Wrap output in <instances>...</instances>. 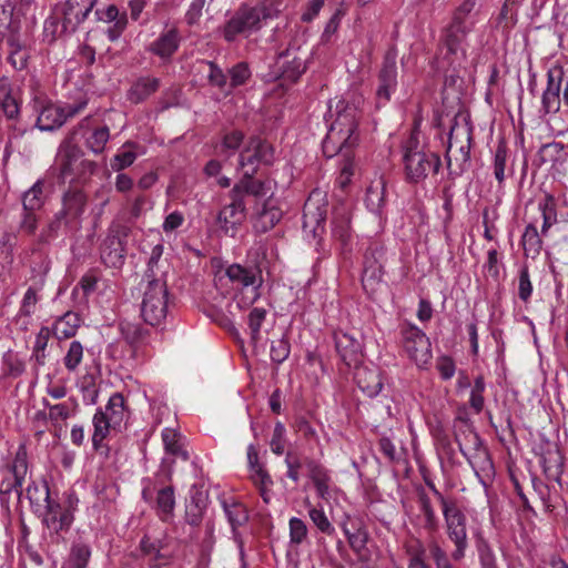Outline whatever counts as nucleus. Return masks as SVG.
<instances>
[{
    "instance_id": "680f3d73",
    "label": "nucleus",
    "mask_w": 568,
    "mask_h": 568,
    "mask_svg": "<svg viewBox=\"0 0 568 568\" xmlns=\"http://www.w3.org/2000/svg\"><path fill=\"white\" fill-rule=\"evenodd\" d=\"M532 294V284L530 281L527 266H523L518 274V296L521 301L527 302Z\"/></svg>"
},
{
    "instance_id": "864d4df0",
    "label": "nucleus",
    "mask_w": 568,
    "mask_h": 568,
    "mask_svg": "<svg viewBox=\"0 0 568 568\" xmlns=\"http://www.w3.org/2000/svg\"><path fill=\"white\" fill-rule=\"evenodd\" d=\"M508 160V152L506 144L500 142L494 153L493 171L494 176L499 185H503L506 179V164Z\"/></svg>"
},
{
    "instance_id": "052dcab7",
    "label": "nucleus",
    "mask_w": 568,
    "mask_h": 568,
    "mask_svg": "<svg viewBox=\"0 0 568 568\" xmlns=\"http://www.w3.org/2000/svg\"><path fill=\"white\" fill-rule=\"evenodd\" d=\"M285 435H286L285 426L281 422H277L274 426L273 436L270 442L271 450L275 455L280 456L284 453L285 444H286Z\"/></svg>"
},
{
    "instance_id": "20e7f679",
    "label": "nucleus",
    "mask_w": 568,
    "mask_h": 568,
    "mask_svg": "<svg viewBox=\"0 0 568 568\" xmlns=\"http://www.w3.org/2000/svg\"><path fill=\"white\" fill-rule=\"evenodd\" d=\"M225 276L235 290L226 308L231 322L239 313L252 306L261 297L264 278L262 268L256 263L231 264L225 268Z\"/></svg>"
},
{
    "instance_id": "a878e982",
    "label": "nucleus",
    "mask_w": 568,
    "mask_h": 568,
    "mask_svg": "<svg viewBox=\"0 0 568 568\" xmlns=\"http://www.w3.org/2000/svg\"><path fill=\"white\" fill-rule=\"evenodd\" d=\"M276 183L273 180L258 181L251 178L243 179L232 189V194L243 199L244 194L253 195L257 199H272Z\"/></svg>"
},
{
    "instance_id": "774afa93",
    "label": "nucleus",
    "mask_w": 568,
    "mask_h": 568,
    "mask_svg": "<svg viewBox=\"0 0 568 568\" xmlns=\"http://www.w3.org/2000/svg\"><path fill=\"white\" fill-rule=\"evenodd\" d=\"M38 303L37 290L29 287L22 298L20 313L26 316H30L34 313L36 304Z\"/></svg>"
},
{
    "instance_id": "7c9ffc66",
    "label": "nucleus",
    "mask_w": 568,
    "mask_h": 568,
    "mask_svg": "<svg viewBox=\"0 0 568 568\" xmlns=\"http://www.w3.org/2000/svg\"><path fill=\"white\" fill-rule=\"evenodd\" d=\"M124 243L119 234L110 233L101 246V260L110 267H119L124 262Z\"/></svg>"
},
{
    "instance_id": "3c124183",
    "label": "nucleus",
    "mask_w": 568,
    "mask_h": 568,
    "mask_svg": "<svg viewBox=\"0 0 568 568\" xmlns=\"http://www.w3.org/2000/svg\"><path fill=\"white\" fill-rule=\"evenodd\" d=\"M469 464L479 478V481L485 485V477H489L493 474V463L487 452H478L474 459H469Z\"/></svg>"
},
{
    "instance_id": "de8ad7c7",
    "label": "nucleus",
    "mask_w": 568,
    "mask_h": 568,
    "mask_svg": "<svg viewBox=\"0 0 568 568\" xmlns=\"http://www.w3.org/2000/svg\"><path fill=\"white\" fill-rule=\"evenodd\" d=\"M110 139V131L106 125L93 129L85 139V145L93 153H102Z\"/></svg>"
},
{
    "instance_id": "bf43d9fd",
    "label": "nucleus",
    "mask_w": 568,
    "mask_h": 568,
    "mask_svg": "<svg viewBox=\"0 0 568 568\" xmlns=\"http://www.w3.org/2000/svg\"><path fill=\"white\" fill-rule=\"evenodd\" d=\"M290 540L292 544L300 545L307 536L306 524L297 517H292L288 521Z\"/></svg>"
},
{
    "instance_id": "bb28decb",
    "label": "nucleus",
    "mask_w": 568,
    "mask_h": 568,
    "mask_svg": "<svg viewBox=\"0 0 568 568\" xmlns=\"http://www.w3.org/2000/svg\"><path fill=\"white\" fill-rule=\"evenodd\" d=\"M354 377L358 388L371 398L376 397L383 388L382 376L377 368L357 366Z\"/></svg>"
},
{
    "instance_id": "37998d69",
    "label": "nucleus",
    "mask_w": 568,
    "mask_h": 568,
    "mask_svg": "<svg viewBox=\"0 0 568 568\" xmlns=\"http://www.w3.org/2000/svg\"><path fill=\"white\" fill-rule=\"evenodd\" d=\"M250 470V479L252 483L258 488L260 495L263 500L268 504L271 499V487L273 486V480L268 473L265 470L263 466L255 467Z\"/></svg>"
},
{
    "instance_id": "0eeeda50",
    "label": "nucleus",
    "mask_w": 568,
    "mask_h": 568,
    "mask_svg": "<svg viewBox=\"0 0 568 568\" xmlns=\"http://www.w3.org/2000/svg\"><path fill=\"white\" fill-rule=\"evenodd\" d=\"M55 170L62 182L84 183L97 171V163L83 159L81 149L71 138L65 139L59 146L55 156Z\"/></svg>"
},
{
    "instance_id": "412c9836",
    "label": "nucleus",
    "mask_w": 568,
    "mask_h": 568,
    "mask_svg": "<svg viewBox=\"0 0 568 568\" xmlns=\"http://www.w3.org/2000/svg\"><path fill=\"white\" fill-rule=\"evenodd\" d=\"M351 212L345 205L334 209L332 219V236L339 243L344 255L351 252L353 235L351 231Z\"/></svg>"
},
{
    "instance_id": "09e8293b",
    "label": "nucleus",
    "mask_w": 568,
    "mask_h": 568,
    "mask_svg": "<svg viewBox=\"0 0 568 568\" xmlns=\"http://www.w3.org/2000/svg\"><path fill=\"white\" fill-rule=\"evenodd\" d=\"M162 440L166 453L174 456H181L185 460L189 458L187 453L183 450L180 443L181 436L175 429L164 428L162 430Z\"/></svg>"
},
{
    "instance_id": "473e14b6",
    "label": "nucleus",
    "mask_w": 568,
    "mask_h": 568,
    "mask_svg": "<svg viewBox=\"0 0 568 568\" xmlns=\"http://www.w3.org/2000/svg\"><path fill=\"white\" fill-rule=\"evenodd\" d=\"M310 477L314 483L317 496L324 500H328L331 498V476L328 470L324 468L318 463L311 460L307 464Z\"/></svg>"
},
{
    "instance_id": "603ef678",
    "label": "nucleus",
    "mask_w": 568,
    "mask_h": 568,
    "mask_svg": "<svg viewBox=\"0 0 568 568\" xmlns=\"http://www.w3.org/2000/svg\"><path fill=\"white\" fill-rule=\"evenodd\" d=\"M538 210L542 219L540 233L548 236L550 227L557 223V212L552 200L546 199L539 202Z\"/></svg>"
},
{
    "instance_id": "a211bd4d",
    "label": "nucleus",
    "mask_w": 568,
    "mask_h": 568,
    "mask_svg": "<svg viewBox=\"0 0 568 568\" xmlns=\"http://www.w3.org/2000/svg\"><path fill=\"white\" fill-rule=\"evenodd\" d=\"M397 89V65L394 55L387 54L378 73L377 105H385Z\"/></svg>"
},
{
    "instance_id": "6e6552de",
    "label": "nucleus",
    "mask_w": 568,
    "mask_h": 568,
    "mask_svg": "<svg viewBox=\"0 0 568 568\" xmlns=\"http://www.w3.org/2000/svg\"><path fill=\"white\" fill-rule=\"evenodd\" d=\"M97 0H67L58 6L53 14L44 21L45 37L52 39L74 32L88 18Z\"/></svg>"
},
{
    "instance_id": "f8f14e48",
    "label": "nucleus",
    "mask_w": 568,
    "mask_h": 568,
    "mask_svg": "<svg viewBox=\"0 0 568 568\" xmlns=\"http://www.w3.org/2000/svg\"><path fill=\"white\" fill-rule=\"evenodd\" d=\"M29 471L27 449L19 446L11 464L0 467V503L9 507L11 494L16 493L18 500L23 497L22 485Z\"/></svg>"
},
{
    "instance_id": "c756f323",
    "label": "nucleus",
    "mask_w": 568,
    "mask_h": 568,
    "mask_svg": "<svg viewBox=\"0 0 568 568\" xmlns=\"http://www.w3.org/2000/svg\"><path fill=\"white\" fill-rule=\"evenodd\" d=\"M385 181L379 178L378 180L372 182V184L367 187L364 200L366 209L376 217H378L379 221L385 219Z\"/></svg>"
},
{
    "instance_id": "a19ab883",
    "label": "nucleus",
    "mask_w": 568,
    "mask_h": 568,
    "mask_svg": "<svg viewBox=\"0 0 568 568\" xmlns=\"http://www.w3.org/2000/svg\"><path fill=\"white\" fill-rule=\"evenodd\" d=\"M138 149L139 145L134 142L124 143L111 160L112 170L121 172L131 166L139 155Z\"/></svg>"
},
{
    "instance_id": "58836bf2",
    "label": "nucleus",
    "mask_w": 568,
    "mask_h": 568,
    "mask_svg": "<svg viewBox=\"0 0 568 568\" xmlns=\"http://www.w3.org/2000/svg\"><path fill=\"white\" fill-rule=\"evenodd\" d=\"M44 182L38 180L30 189L23 192L21 202L23 211H39L44 204Z\"/></svg>"
},
{
    "instance_id": "8fccbe9b",
    "label": "nucleus",
    "mask_w": 568,
    "mask_h": 568,
    "mask_svg": "<svg viewBox=\"0 0 568 568\" xmlns=\"http://www.w3.org/2000/svg\"><path fill=\"white\" fill-rule=\"evenodd\" d=\"M307 513L310 519L321 532L328 536L334 534L335 528L326 516L323 507H315L307 503Z\"/></svg>"
},
{
    "instance_id": "4c0bfd02",
    "label": "nucleus",
    "mask_w": 568,
    "mask_h": 568,
    "mask_svg": "<svg viewBox=\"0 0 568 568\" xmlns=\"http://www.w3.org/2000/svg\"><path fill=\"white\" fill-rule=\"evenodd\" d=\"M160 85L158 78L145 77L139 79L129 91V99L131 102L140 103L152 93H154Z\"/></svg>"
},
{
    "instance_id": "5701e85b",
    "label": "nucleus",
    "mask_w": 568,
    "mask_h": 568,
    "mask_svg": "<svg viewBox=\"0 0 568 568\" xmlns=\"http://www.w3.org/2000/svg\"><path fill=\"white\" fill-rule=\"evenodd\" d=\"M87 196L82 191L71 190L63 196V206L59 212L64 220V226L77 227L85 211Z\"/></svg>"
},
{
    "instance_id": "aec40b11",
    "label": "nucleus",
    "mask_w": 568,
    "mask_h": 568,
    "mask_svg": "<svg viewBox=\"0 0 568 568\" xmlns=\"http://www.w3.org/2000/svg\"><path fill=\"white\" fill-rule=\"evenodd\" d=\"M564 75V69L558 64L550 67L547 71V87L541 97L542 109L546 113H555L560 109Z\"/></svg>"
},
{
    "instance_id": "a18cd8bd",
    "label": "nucleus",
    "mask_w": 568,
    "mask_h": 568,
    "mask_svg": "<svg viewBox=\"0 0 568 568\" xmlns=\"http://www.w3.org/2000/svg\"><path fill=\"white\" fill-rule=\"evenodd\" d=\"M486 383L483 376H477L470 387L468 404L474 414L478 415L485 407L484 393Z\"/></svg>"
},
{
    "instance_id": "6e6d98bb",
    "label": "nucleus",
    "mask_w": 568,
    "mask_h": 568,
    "mask_svg": "<svg viewBox=\"0 0 568 568\" xmlns=\"http://www.w3.org/2000/svg\"><path fill=\"white\" fill-rule=\"evenodd\" d=\"M267 315V311L263 307H254L247 317V325L251 334V339L257 343L261 337V328Z\"/></svg>"
},
{
    "instance_id": "f03ea898",
    "label": "nucleus",
    "mask_w": 568,
    "mask_h": 568,
    "mask_svg": "<svg viewBox=\"0 0 568 568\" xmlns=\"http://www.w3.org/2000/svg\"><path fill=\"white\" fill-rule=\"evenodd\" d=\"M328 113L333 120L322 143L323 153L326 158H333L339 153L348 156L358 142V110L354 104L341 99L336 102L334 110L329 105Z\"/></svg>"
},
{
    "instance_id": "423d86ee",
    "label": "nucleus",
    "mask_w": 568,
    "mask_h": 568,
    "mask_svg": "<svg viewBox=\"0 0 568 568\" xmlns=\"http://www.w3.org/2000/svg\"><path fill=\"white\" fill-rule=\"evenodd\" d=\"M283 9V0H264L257 7L242 6L224 27L225 40L231 42L240 34L258 30L263 20L276 18Z\"/></svg>"
},
{
    "instance_id": "2f4dec72",
    "label": "nucleus",
    "mask_w": 568,
    "mask_h": 568,
    "mask_svg": "<svg viewBox=\"0 0 568 568\" xmlns=\"http://www.w3.org/2000/svg\"><path fill=\"white\" fill-rule=\"evenodd\" d=\"M254 227L257 232H267L273 229L282 219V211L275 205L273 199L266 200L256 205Z\"/></svg>"
},
{
    "instance_id": "ea45409f",
    "label": "nucleus",
    "mask_w": 568,
    "mask_h": 568,
    "mask_svg": "<svg viewBox=\"0 0 568 568\" xmlns=\"http://www.w3.org/2000/svg\"><path fill=\"white\" fill-rule=\"evenodd\" d=\"M92 555L91 546L83 540H75L72 542L69 557V568H87Z\"/></svg>"
},
{
    "instance_id": "72a5a7b5",
    "label": "nucleus",
    "mask_w": 568,
    "mask_h": 568,
    "mask_svg": "<svg viewBox=\"0 0 568 568\" xmlns=\"http://www.w3.org/2000/svg\"><path fill=\"white\" fill-rule=\"evenodd\" d=\"M222 507L227 521L230 523L232 530L235 534L236 529L248 520L247 509L242 503L235 500L232 497L223 499Z\"/></svg>"
},
{
    "instance_id": "13d9d810",
    "label": "nucleus",
    "mask_w": 568,
    "mask_h": 568,
    "mask_svg": "<svg viewBox=\"0 0 568 568\" xmlns=\"http://www.w3.org/2000/svg\"><path fill=\"white\" fill-rule=\"evenodd\" d=\"M83 358V346L79 341H72L63 357V364L69 372H74Z\"/></svg>"
},
{
    "instance_id": "4be33fe9",
    "label": "nucleus",
    "mask_w": 568,
    "mask_h": 568,
    "mask_svg": "<svg viewBox=\"0 0 568 568\" xmlns=\"http://www.w3.org/2000/svg\"><path fill=\"white\" fill-rule=\"evenodd\" d=\"M94 16L98 21L108 24L104 30L105 36L110 41H116L128 26L126 12H120L116 6L110 4L103 8H98L94 11Z\"/></svg>"
},
{
    "instance_id": "49530a36",
    "label": "nucleus",
    "mask_w": 568,
    "mask_h": 568,
    "mask_svg": "<svg viewBox=\"0 0 568 568\" xmlns=\"http://www.w3.org/2000/svg\"><path fill=\"white\" fill-rule=\"evenodd\" d=\"M43 406L48 409L50 419L58 422L64 420L73 414L77 407V400L70 398L67 402L52 405L44 398Z\"/></svg>"
},
{
    "instance_id": "4d7b16f0",
    "label": "nucleus",
    "mask_w": 568,
    "mask_h": 568,
    "mask_svg": "<svg viewBox=\"0 0 568 568\" xmlns=\"http://www.w3.org/2000/svg\"><path fill=\"white\" fill-rule=\"evenodd\" d=\"M407 568H429L426 562V549L419 540L407 547Z\"/></svg>"
},
{
    "instance_id": "4468645a",
    "label": "nucleus",
    "mask_w": 568,
    "mask_h": 568,
    "mask_svg": "<svg viewBox=\"0 0 568 568\" xmlns=\"http://www.w3.org/2000/svg\"><path fill=\"white\" fill-rule=\"evenodd\" d=\"M274 160V150L270 143L251 138L243 146L239 155V169L243 176H253L261 164H271Z\"/></svg>"
},
{
    "instance_id": "2eb2a0df",
    "label": "nucleus",
    "mask_w": 568,
    "mask_h": 568,
    "mask_svg": "<svg viewBox=\"0 0 568 568\" xmlns=\"http://www.w3.org/2000/svg\"><path fill=\"white\" fill-rule=\"evenodd\" d=\"M404 349L419 368H427L433 357L427 335L415 324H407L400 331Z\"/></svg>"
},
{
    "instance_id": "ddd939ff",
    "label": "nucleus",
    "mask_w": 568,
    "mask_h": 568,
    "mask_svg": "<svg viewBox=\"0 0 568 568\" xmlns=\"http://www.w3.org/2000/svg\"><path fill=\"white\" fill-rule=\"evenodd\" d=\"M169 312V292L162 278L149 280L141 303V315L151 326H160Z\"/></svg>"
},
{
    "instance_id": "6ab92c4d",
    "label": "nucleus",
    "mask_w": 568,
    "mask_h": 568,
    "mask_svg": "<svg viewBox=\"0 0 568 568\" xmlns=\"http://www.w3.org/2000/svg\"><path fill=\"white\" fill-rule=\"evenodd\" d=\"M326 194L320 189L311 192L303 209V226L313 232L325 221L326 217Z\"/></svg>"
},
{
    "instance_id": "cd10ccee",
    "label": "nucleus",
    "mask_w": 568,
    "mask_h": 568,
    "mask_svg": "<svg viewBox=\"0 0 568 568\" xmlns=\"http://www.w3.org/2000/svg\"><path fill=\"white\" fill-rule=\"evenodd\" d=\"M0 110L8 120L16 121L20 116L21 102L7 77L0 78Z\"/></svg>"
},
{
    "instance_id": "f257e3e1",
    "label": "nucleus",
    "mask_w": 568,
    "mask_h": 568,
    "mask_svg": "<svg viewBox=\"0 0 568 568\" xmlns=\"http://www.w3.org/2000/svg\"><path fill=\"white\" fill-rule=\"evenodd\" d=\"M23 496L51 536H58L72 526L79 503L74 493H67L63 500L59 501L52 496L45 480H31L23 490Z\"/></svg>"
},
{
    "instance_id": "7ed1b4c3",
    "label": "nucleus",
    "mask_w": 568,
    "mask_h": 568,
    "mask_svg": "<svg viewBox=\"0 0 568 568\" xmlns=\"http://www.w3.org/2000/svg\"><path fill=\"white\" fill-rule=\"evenodd\" d=\"M477 0H463L455 9L452 22L445 28L442 37L443 59L438 68L455 69L465 57L464 41L477 23V13L474 11Z\"/></svg>"
},
{
    "instance_id": "f3484780",
    "label": "nucleus",
    "mask_w": 568,
    "mask_h": 568,
    "mask_svg": "<svg viewBox=\"0 0 568 568\" xmlns=\"http://www.w3.org/2000/svg\"><path fill=\"white\" fill-rule=\"evenodd\" d=\"M232 202L221 209L216 223L220 230L229 236H234L245 221V203L243 199L231 193Z\"/></svg>"
},
{
    "instance_id": "e433bc0d",
    "label": "nucleus",
    "mask_w": 568,
    "mask_h": 568,
    "mask_svg": "<svg viewBox=\"0 0 568 568\" xmlns=\"http://www.w3.org/2000/svg\"><path fill=\"white\" fill-rule=\"evenodd\" d=\"M542 237L545 236L538 232L536 224L529 223L525 227L524 234L521 236V245L527 257L535 258L539 255L542 247Z\"/></svg>"
},
{
    "instance_id": "c9c22d12",
    "label": "nucleus",
    "mask_w": 568,
    "mask_h": 568,
    "mask_svg": "<svg viewBox=\"0 0 568 568\" xmlns=\"http://www.w3.org/2000/svg\"><path fill=\"white\" fill-rule=\"evenodd\" d=\"M417 503L419 510L418 519L420 525L427 531L435 532L438 529V518L429 497L425 493H422L418 495Z\"/></svg>"
},
{
    "instance_id": "9b49d317",
    "label": "nucleus",
    "mask_w": 568,
    "mask_h": 568,
    "mask_svg": "<svg viewBox=\"0 0 568 568\" xmlns=\"http://www.w3.org/2000/svg\"><path fill=\"white\" fill-rule=\"evenodd\" d=\"M125 416L124 397L121 393L110 396L104 408H98L92 418V446L98 450L111 430L121 427Z\"/></svg>"
},
{
    "instance_id": "dca6fc26",
    "label": "nucleus",
    "mask_w": 568,
    "mask_h": 568,
    "mask_svg": "<svg viewBox=\"0 0 568 568\" xmlns=\"http://www.w3.org/2000/svg\"><path fill=\"white\" fill-rule=\"evenodd\" d=\"M471 130L466 124H455L449 132L447 148L448 168L453 170L455 163V173L463 172L470 159Z\"/></svg>"
},
{
    "instance_id": "c03bdc74",
    "label": "nucleus",
    "mask_w": 568,
    "mask_h": 568,
    "mask_svg": "<svg viewBox=\"0 0 568 568\" xmlns=\"http://www.w3.org/2000/svg\"><path fill=\"white\" fill-rule=\"evenodd\" d=\"M277 65L282 69L281 77L291 81H296L305 71V65L301 59L293 58L288 61L287 55H281Z\"/></svg>"
},
{
    "instance_id": "c85d7f7f",
    "label": "nucleus",
    "mask_w": 568,
    "mask_h": 568,
    "mask_svg": "<svg viewBox=\"0 0 568 568\" xmlns=\"http://www.w3.org/2000/svg\"><path fill=\"white\" fill-rule=\"evenodd\" d=\"M335 346L343 358L348 365H356L361 357L362 344L352 334L343 331H338L334 335Z\"/></svg>"
},
{
    "instance_id": "39448f33",
    "label": "nucleus",
    "mask_w": 568,
    "mask_h": 568,
    "mask_svg": "<svg viewBox=\"0 0 568 568\" xmlns=\"http://www.w3.org/2000/svg\"><path fill=\"white\" fill-rule=\"evenodd\" d=\"M30 105L37 114V128L41 131H52L60 128L69 118L81 112L88 104V98L80 93L74 102L64 104L53 103L47 95L41 83L32 79L30 83Z\"/></svg>"
},
{
    "instance_id": "69168bd1",
    "label": "nucleus",
    "mask_w": 568,
    "mask_h": 568,
    "mask_svg": "<svg viewBox=\"0 0 568 568\" xmlns=\"http://www.w3.org/2000/svg\"><path fill=\"white\" fill-rule=\"evenodd\" d=\"M290 355V344L284 338L272 342L271 358L273 362L281 364Z\"/></svg>"
},
{
    "instance_id": "0e129e2a",
    "label": "nucleus",
    "mask_w": 568,
    "mask_h": 568,
    "mask_svg": "<svg viewBox=\"0 0 568 568\" xmlns=\"http://www.w3.org/2000/svg\"><path fill=\"white\" fill-rule=\"evenodd\" d=\"M251 77V71L245 62H240L230 70L231 87L244 84Z\"/></svg>"
},
{
    "instance_id": "79ce46f5",
    "label": "nucleus",
    "mask_w": 568,
    "mask_h": 568,
    "mask_svg": "<svg viewBox=\"0 0 568 568\" xmlns=\"http://www.w3.org/2000/svg\"><path fill=\"white\" fill-rule=\"evenodd\" d=\"M79 326L80 317L75 313H67L54 323L53 333L59 339L69 338L77 333Z\"/></svg>"
},
{
    "instance_id": "5fc2aeb1",
    "label": "nucleus",
    "mask_w": 568,
    "mask_h": 568,
    "mask_svg": "<svg viewBox=\"0 0 568 568\" xmlns=\"http://www.w3.org/2000/svg\"><path fill=\"white\" fill-rule=\"evenodd\" d=\"M243 138V133L240 131L226 133L217 148V153L223 156L234 154L242 146Z\"/></svg>"
},
{
    "instance_id": "e2e57ef3",
    "label": "nucleus",
    "mask_w": 568,
    "mask_h": 568,
    "mask_svg": "<svg viewBox=\"0 0 568 568\" xmlns=\"http://www.w3.org/2000/svg\"><path fill=\"white\" fill-rule=\"evenodd\" d=\"M343 531L354 551L359 552L365 548L367 532L364 529L358 528L356 531L352 532L346 526H343Z\"/></svg>"
},
{
    "instance_id": "1a4fd4ad",
    "label": "nucleus",
    "mask_w": 568,
    "mask_h": 568,
    "mask_svg": "<svg viewBox=\"0 0 568 568\" xmlns=\"http://www.w3.org/2000/svg\"><path fill=\"white\" fill-rule=\"evenodd\" d=\"M430 488L442 506L448 538L455 545L452 557L454 560H460L465 556L468 545L466 516L455 500L446 498L434 485H430Z\"/></svg>"
},
{
    "instance_id": "338daca9",
    "label": "nucleus",
    "mask_w": 568,
    "mask_h": 568,
    "mask_svg": "<svg viewBox=\"0 0 568 568\" xmlns=\"http://www.w3.org/2000/svg\"><path fill=\"white\" fill-rule=\"evenodd\" d=\"M429 551L436 568H445L446 566L450 565L446 551L439 546V544L436 540H432L429 542Z\"/></svg>"
},
{
    "instance_id": "393cba45",
    "label": "nucleus",
    "mask_w": 568,
    "mask_h": 568,
    "mask_svg": "<svg viewBox=\"0 0 568 568\" xmlns=\"http://www.w3.org/2000/svg\"><path fill=\"white\" fill-rule=\"evenodd\" d=\"M181 36L176 28L163 31L148 48V50L163 61H170L178 51Z\"/></svg>"
},
{
    "instance_id": "f704fd0d",
    "label": "nucleus",
    "mask_w": 568,
    "mask_h": 568,
    "mask_svg": "<svg viewBox=\"0 0 568 568\" xmlns=\"http://www.w3.org/2000/svg\"><path fill=\"white\" fill-rule=\"evenodd\" d=\"M175 507L174 490L172 487H164L158 490L154 509L161 520L168 521L173 517Z\"/></svg>"
},
{
    "instance_id": "b1692460",
    "label": "nucleus",
    "mask_w": 568,
    "mask_h": 568,
    "mask_svg": "<svg viewBox=\"0 0 568 568\" xmlns=\"http://www.w3.org/2000/svg\"><path fill=\"white\" fill-rule=\"evenodd\" d=\"M383 251L378 246L369 247L364 255L362 283L365 290H374L383 277V266L379 262Z\"/></svg>"
},
{
    "instance_id": "9d476101",
    "label": "nucleus",
    "mask_w": 568,
    "mask_h": 568,
    "mask_svg": "<svg viewBox=\"0 0 568 568\" xmlns=\"http://www.w3.org/2000/svg\"><path fill=\"white\" fill-rule=\"evenodd\" d=\"M404 171L407 181L419 183L430 174H436L440 168V159L435 152L419 148L414 135L404 146Z\"/></svg>"
}]
</instances>
